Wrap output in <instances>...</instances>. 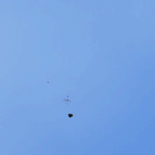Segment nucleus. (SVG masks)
I'll return each mask as SVG.
<instances>
[{"mask_svg": "<svg viewBox=\"0 0 155 155\" xmlns=\"http://www.w3.org/2000/svg\"><path fill=\"white\" fill-rule=\"evenodd\" d=\"M68 115L69 117H71L73 116V115L72 114H68Z\"/></svg>", "mask_w": 155, "mask_h": 155, "instance_id": "obj_1", "label": "nucleus"}]
</instances>
